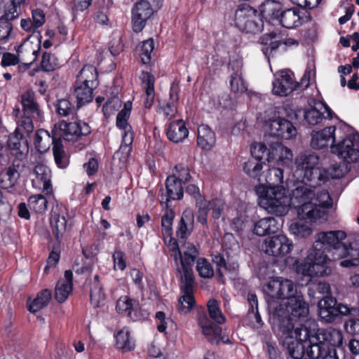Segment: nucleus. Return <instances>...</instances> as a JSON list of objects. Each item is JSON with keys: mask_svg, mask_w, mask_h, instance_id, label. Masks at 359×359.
Returning a JSON list of instances; mask_svg holds the SVG:
<instances>
[{"mask_svg": "<svg viewBox=\"0 0 359 359\" xmlns=\"http://www.w3.org/2000/svg\"><path fill=\"white\" fill-rule=\"evenodd\" d=\"M12 115L17 118L18 128L15 133L21 134L22 132H25L29 135L33 132V120L34 118L32 116L22 114L20 108L18 107L13 109Z\"/></svg>", "mask_w": 359, "mask_h": 359, "instance_id": "obj_39", "label": "nucleus"}, {"mask_svg": "<svg viewBox=\"0 0 359 359\" xmlns=\"http://www.w3.org/2000/svg\"><path fill=\"white\" fill-rule=\"evenodd\" d=\"M234 22L240 30L247 33L260 32L264 27L257 11L247 4L239 6L235 11Z\"/></svg>", "mask_w": 359, "mask_h": 359, "instance_id": "obj_6", "label": "nucleus"}, {"mask_svg": "<svg viewBox=\"0 0 359 359\" xmlns=\"http://www.w3.org/2000/svg\"><path fill=\"white\" fill-rule=\"evenodd\" d=\"M285 304L289 317L280 320L279 323L283 320H290L292 324H304L310 328V322L307 320L309 313V306L304 300L302 294L287 301Z\"/></svg>", "mask_w": 359, "mask_h": 359, "instance_id": "obj_12", "label": "nucleus"}, {"mask_svg": "<svg viewBox=\"0 0 359 359\" xmlns=\"http://www.w3.org/2000/svg\"><path fill=\"white\" fill-rule=\"evenodd\" d=\"M93 89L90 86L76 83L74 95L77 101V108L93 100Z\"/></svg>", "mask_w": 359, "mask_h": 359, "instance_id": "obj_46", "label": "nucleus"}, {"mask_svg": "<svg viewBox=\"0 0 359 359\" xmlns=\"http://www.w3.org/2000/svg\"><path fill=\"white\" fill-rule=\"evenodd\" d=\"M198 323L202 330V332L208 341L218 344L221 341L224 344H229L228 338L222 337V328L217 323H212L205 314H200L198 318Z\"/></svg>", "mask_w": 359, "mask_h": 359, "instance_id": "obj_15", "label": "nucleus"}, {"mask_svg": "<svg viewBox=\"0 0 359 359\" xmlns=\"http://www.w3.org/2000/svg\"><path fill=\"white\" fill-rule=\"evenodd\" d=\"M292 191L290 205L297 209V213L302 219H308L314 222L323 217V210L320 208L313 206L312 198L316 195L315 187L318 182H301Z\"/></svg>", "mask_w": 359, "mask_h": 359, "instance_id": "obj_2", "label": "nucleus"}, {"mask_svg": "<svg viewBox=\"0 0 359 359\" xmlns=\"http://www.w3.org/2000/svg\"><path fill=\"white\" fill-rule=\"evenodd\" d=\"M262 163V161L252 157L244 163L243 170L250 177L257 178L263 168Z\"/></svg>", "mask_w": 359, "mask_h": 359, "instance_id": "obj_57", "label": "nucleus"}, {"mask_svg": "<svg viewBox=\"0 0 359 359\" xmlns=\"http://www.w3.org/2000/svg\"><path fill=\"white\" fill-rule=\"evenodd\" d=\"M97 78L96 69L93 66H84L77 76L76 83L95 88L97 85Z\"/></svg>", "mask_w": 359, "mask_h": 359, "instance_id": "obj_41", "label": "nucleus"}, {"mask_svg": "<svg viewBox=\"0 0 359 359\" xmlns=\"http://www.w3.org/2000/svg\"><path fill=\"white\" fill-rule=\"evenodd\" d=\"M90 133L88 125L83 121L67 123L62 121L54 126V133L59 140L63 138L66 141H76L81 136Z\"/></svg>", "mask_w": 359, "mask_h": 359, "instance_id": "obj_11", "label": "nucleus"}, {"mask_svg": "<svg viewBox=\"0 0 359 359\" xmlns=\"http://www.w3.org/2000/svg\"><path fill=\"white\" fill-rule=\"evenodd\" d=\"M278 24L287 29H293L300 26L302 24L300 9L295 7L283 9Z\"/></svg>", "mask_w": 359, "mask_h": 359, "instance_id": "obj_28", "label": "nucleus"}, {"mask_svg": "<svg viewBox=\"0 0 359 359\" xmlns=\"http://www.w3.org/2000/svg\"><path fill=\"white\" fill-rule=\"evenodd\" d=\"M283 10L281 4L274 0H267L260 6L262 18L270 23L278 24Z\"/></svg>", "mask_w": 359, "mask_h": 359, "instance_id": "obj_25", "label": "nucleus"}, {"mask_svg": "<svg viewBox=\"0 0 359 359\" xmlns=\"http://www.w3.org/2000/svg\"><path fill=\"white\" fill-rule=\"evenodd\" d=\"M331 149L333 154H337L346 163H356L359 161L358 143L350 137L337 140Z\"/></svg>", "mask_w": 359, "mask_h": 359, "instance_id": "obj_14", "label": "nucleus"}, {"mask_svg": "<svg viewBox=\"0 0 359 359\" xmlns=\"http://www.w3.org/2000/svg\"><path fill=\"white\" fill-rule=\"evenodd\" d=\"M40 47L37 49H33L31 46H24L21 44L16 48L17 55L19 59L27 60L25 67H28L37 59V55L39 53Z\"/></svg>", "mask_w": 359, "mask_h": 359, "instance_id": "obj_47", "label": "nucleus"}, {"mask_svg": "<svg viewBox=\"0 0 359 359\" xmlns=\"http://www.w3.org/2000/svg\"><path fill=\"white\" fill-rule=\"evenodd\" d=\"M194 280H180V289L183 295L180 297L177 304L178 311L184 315L187 314L193 308L195 300L193 295Z\"/></svg>", "mask_w": 359, "mask_h": 359, "instance_id": "obj_21", "label": "nucleus"}, {"mask_svg": "<svg viewBox=\"0 0 359 359\" xmlns=\"http://www.w3.org/2000/svg\"><path fill=\"white\" fill-rule=\"evenodd\" d=\"M271 151L272 144H271L270 148L267 149L264 144L257 142L254 144L251 148L252 157L257 158L260 161L262 160L270 161L272 158Z\"/></svg>", "mask_w": 359, "mask_h": 359, "instance_id": "obj_51", "label": "nucleus"}, {"mask_svg": "<svg viewBox=\"0 0 359 359\" xmlns=\"http://www.w3.org/2000/svg\"><path fill=\"white\" fill-rule=\"evenodd\" d=\"M57 114L62 116H67L72 114L75 110L74 107L67 99L58 100L55 104Z\"/></svg>", "mask_w": 359, "mask_h": 359, "instance_id": "obj_61", "label": "nucleus"}, {"mask_svg": "<svg viewBox=\"0 0 359 359\" xmlns=\"http://www.w3.org/2000/svg\"><path fill=\"white\" fill-rule=\"evenodd\" d=\"M133 300L128 298V297H122L118 299L116 302V311L120 313L126 315L128 317L134 320L132 315L133 311Z\"/></svg>", "mask_w": 359, "mask_h": 359, "instance_id": "obj_58", "label": "nucleus"}, {"mask_svg": "<svg viewBox=\"0 0 359 359\" xmlns=\"http://www.w3.org/2000/svg\"><path fill=\"white\" fill-rule=\"evenodd\" d=\"M154 48L153 39H148L142 42L141 46L140 55L143 64H147L151 60V54Z\"/></svg>", "mask_w": 359, "mask_h": 359, "instance_id": "obj_62", "label": "nucleus"}, {"mask_svg": "<svg viewBox=\"0 0 359 359\" xmlns=\"http://www.w3.org/2000/svg\"><path fill=\"white\" fill-rule=\"evenodd\" d=\"M32 175V182L34 188L41 190L46 194L52 192L51 171L48 166L42 163L36 165Z\"/></svg>", "mask_w": 359, "mask_h": 359, "instance_id": "obj_19", "label": "nucleus"}, {"mask_svg": "<svg viewBox=\"0 0 359 359\" xmlns=\"http://www.w3.org/2000/svg\"><path fill=\"white\" fill-rule=\"evenodd\" d=\"M319 162L318 156L314 152L309 151L300 154L295 160L296 169L294 177L299 182H318L321 180V171L317 167Z\"/></svg>", "mask_w": 359, "mask_h": 359, "instance_id": "obj_5", "label": "nucleus"}, {"mask_svg": "<svg viewBox=\"0 0 359 359\" xmlns=\"http://www.w3.org/2000/svg\"><path fill=\"white\" fill-rule=\"evenodd\" d=\"M196 271L203 278H210L214 275V270L211 264L205 258L197 259Z\"/></svg>", "mask_w": 359, "mask_h": 359, "instance_id": "obj_59", "label": "nucleus"}, {"mask_svg": "<svg viewBox=\"0 0 359 359\" xmlns=\"http://www.w3.org/2000/svg\"><path fill=\"white\" fill-rule=\"evenodd\" d=\"M132 109V102L128 101L125 103L123 109L116 116V126L123 130L126 133L127 131H132L131 126L128 125V120L130 117Z\"/></svg>", "mask_w": 359, "mask_h": 359, "instance_id": "obj_49", "label": "nucleus"}, {"mask_svg": "<svg viewBox=\"0 0 359 359\" xmlns=\"http://www.w3.org/2000/svg\"><path fill=\"white\" fill-rule=\"evenodd\" d=\"M177 91L174 88H171L170 90V102L163 106H160L159 113H162L164 117L168 120L175 118L177 114Z\"/></svg>", "mask_w": 359, "mask_h": 359, "instance_id": "obj_42", "label": "nucleus"}, {"mask_svg": "<svg viewBox=\"0 0 359 359\" xmlns=\"http://www.w3.org/2000/svg\"><path fill=\"white\" fill-rule=\"evenodd\" d=\"M90 303L94 307H99L104 300V293L100 283V277L95 275L90 280Z\"/></svg>", "mask_w": 359, "mask_h": 359, "instance_id": "obj_44", "label": "nucleus"}, {"mask_svg": "<svg viewBox=\"0 0 359 359\" xmlns=\"http://www.w3.org/2000/svg\"><path fill=\"white\" fill-rule=\"evenodd\" d=\"M41 66L46 72L53 71L59 66L57 57L50 53H44L42 56Z\"/></svg>", "mask_w": 359, "mask_h": 359, "instance_id": "obj_63", "label": "nucleus"}, {"mask_svg": "<svg viewBox=\"0 0 359 359\" xmlns=\"http://www.w3.org/2000/svg\"><path fill=\"white\" fill-rule=\"evenodd\" d=\"M271 156V160L278 158V161L287 167L292 165L293 154L291 149L280 143L276 142L272 144Z\"/></svg>", "mask_w": 359, "mask_h": 359, "instance_id": "obj_40", "label": "nucleus"}, {"mask_svg": "<svg viewBox=\"0 0 359 359\" xmlns=\"http://www.w3.org/2000/svg\"><path fill=\"white\" fill-rule=\"evenodd\" d=\"M299 83L286 71L281 70L274 74L273 93L279 96H287L297 89Z\"/></svg>", "mask_w": 359, "mask_h": 359, "instance_id": "obj_17", "label": "nucleus"}, {"mask_svg": "<svg viewBox=\"0 0 359 359\" xmlns=\"http://www.w3.org/2000/svg\"><path fill=\"white\" fill-rule=\"evenodd\" d=\"M194 215L193 211L187 209L182 213L178 224L177 235L180 238L184 239L189 236L194 229Z\"/></svg>", "mask_w": 359, "mask_h": 359, "instance_id": "obj_34", "label": "nucleus"}, {"mask_svg": "<svg viewBox=\"0 0 359 359\" xmlns=\"http://www.w3.org/2000/svg\"><path fill=\"white\" fill-rule=\"evenodd\" d=\"M279 229V224L272 217H264L254 224L253 232L259 236H264L276 233Z\"/></svg>", "mask_w": 359, "mask_h": 359, "instance_id": "obj_29", "label": "nucleus"}, {"mask_svg": "<svg viewBox=\"0 0 359 359\" xmlns=\"http://www.w3.org/2000/svg\"><path fill=\"white\" fill-rule=\"evenodd\" d=\"M313 206L320 208L323 210V216L325 214V208H327L332 205V199L328 191L323 189L316 191V195L312 198Z\"/></svg>", "mask_w": 359, "mask_h": 359, "instance_id": "obj_52", "label": "nucleus"}, {"mask_svg": "<svg viewBox=\"0 0 359 359\" xmlns=\"http://www.w3.org/2000/svg\"><path fill=\"white\" fill-rule=\"evenodd\" d=\"M276 37V33L274 32L265 34L260 38L262 44H265V48H262L264 54L269 58L279 46L280 43L278 41H272Z\"/></svg>", "mask_w": 359, "mask_h": 359, "instance_id": "obj_53", "label": "nucleus"}, {"mask_svg": "<svg viewBox=\"0 0 359 359\" xmlns=\"http://www.w3.org/2000/svg\"><path fill=\"white\" fill-rule=\"evenodd\" d=\"M21 104L22 105V114L30 115L34 118H41V111L39 105L34 100V93L32 90H27L21 96Z\"/></svg>", "mask_w": 359, "mask_h": 359, "instance_id": "obj_31", "label": "nucleus"}, {"mask_svg": "<svg viewBox=\"0 0 359 359\" xmlns=\"http://www.w3.org/2000/svg\"><path fill=\"white\" fill-rule=\"evenodd\" d=\"M259 204L269 213L281 217L288 211L290 199L283 187H268L259 197Z\"/></svg>", "mask_w": 359, "mask_h": 359, "instance_id": "obj_4", "label": "nucleus"}, {"mask_svg": "<svg viewBox=\"0 0 359 359\" xmlns=\"http://www.w3.org/2000/svg\"><path fill=\"white\" fill-rule=\"evenodd\" d=\"M334 126L326 127L318 131H313L311 133V146L315 149H320L334 144L338 137V133L341 134V130H337Z\"/></svg>", "mask_w": 359, "mask_h": 359, "instance_id": "obj_18", "label": "nucleus"}, {"mask_svg": "<svg viewBox=\"0 0 359 359\" xmlns=\"http://www.w3.org/2000/svg\"><path fill=\"white\" fill-rule=\"evenodd\" d=\"M116 348L125 353L131 351L135 348V344L134 339L130 336L129 330L123 327L119 330L115 335Z\"/></svg>", "mask_w": 359, "mask_h": 359, "instance_id": "obj_35", "label": "nucleus"}, {"mask_svg": "<svg viewBox=\"0 0 359 359\" xmlns=\"http://www.w3.org/2000/svg\"><path fill=\"white\" fill-rule=\"evenodd\" d=\"M20 173L15 165H13L0 172V188L12 189L16 184Z\"/></svg>", "mask_w": 359, "mask_h": 359, "instance_id": "obj_37", "label": "nucleus"}, {"mask_svg": "<svg viewBox=\"0 0 359 359\" xmlns=\"http://www.w3.org/2000/svg\"><path fill=\"white\" fill-rule=\"evenodd\" d=\"M348 164L344 161L343 163L332 165L329 170L330 175L334 179L343 177L350 170Z\"/></svg>", "mask_w": 359, "mask_h": 359, "instance_id": "obj_64", "label": "nucleus"}, {"mask_svg": "<svg viewBox=\"0 0 359 359\" xmlns=\"http://www.w3.org/2000/svg\"><path fill=\"white\" fill-rule=\"evenodd\" d=\"M153 13V8L149 1L141 0L137 2L132 9V24L134 32H140Z\"/></svg>", "mask_w": 359, "mask_h": 359, "instance_id": "obj_16", "label": "nucleus"}, {"mask_svg": "<svg viewBox=\"0 0 359 359\" xmlns=\"http://www.w3.org/2000/svg\"><path fill=\"white\" fill-rule=\"evenodd\" d=\"M322 339L323 341L320 340L319 337V341L321 343H325L329 348L335 349V347L340 346L343 342V336L341 331L334 329V328H328L324 330L322 333ZM337 352V351H335Z\"/></svg>", "mask_w": 359, "mask_h": 359, "instance_id": "obj_43", "label": "nucleus"}, {"mask_svg": "<svg viewBox=\"0 0 359 359\" xmlns=\"http://www.w3.org/2000/svg\"><path fill=\"white\" fill-rule=\"evenodd\" d=\"M267 125L268 132L271 136L289 140L296 135V128L285 118L278 117L270 120Z\"/></svg>", "mask_w": 359, "mask_h": 359, "instance_id": "obj_20", "label": "nucleus"}, {"mask_svg": "<svg viewBox=\"0 0 359 359\" xmlns=\"http://www.w3.org/2000/svg\"><path fill=\"white\" fill-rule=\"evenodd\" d=\"M332 260L323 251L313 247L304 260L298 266L297 271L309 277H323L332 273Z\"/></svg>", "mask_w": 359, "mask_h": 359, "instance_id": "obj_3", "label": "nucleus"}, {"mask_svg": "<svg viewBox=\"0 0 359 359\" xmlns=\"http://www.w3.org/2000/svg\"><path fill=\"white\" fill-rule=\"evenodd\" d=\"M48 201L42 194L31 196L28 199L29 208L36 212L41 213L47 208Z\"/></svg>", "mask_w": 359, "mask_h": 359, "instance_id": "obj_56", "label": "nucleus"}, {"mask_svg": "<svg viewBox=\"0 0 359 359\" xmlns=\"http://www.w3.org/2000/svg\"><path fill=\"white\" fill-rule=\"evenodd\" d=\"M8 149L17 159H23L29 151L27 140L22 134L15 133L8 140Z\"/></svg>", "mask_w": 359, "mask_h": 359, "instance_id": "obj_24", "label": "nucleus"}, {"mask_svg": "<svg viewBox=\"0 0 359 359\" xmlns=\"http://www.w3.org/2000/svg\"><path fill=\"white\" fill-rule=\"evenodd\" d=\"M67 212L65 207L56 205L51 210L50 222L53 232L57 240H60L66 231Z\"/></svg>", "mask_w": 359, "mask_h": 359, "instance_id": "obj_23", "label": "nucleus"}, {"mask_svg": "<svg viewBox=\"0 0 359 359\" xmlns=\"http://www.w3.org/2000/svg\"><path fill=\"white\" fill-rule=\"evenodd\" d=\"M290 231L298 238H306L312 233L311 228L303 222H297L290 224Z\"/></svg>", "mask_w": 359, "mask_h": 359, "instance_id": "obj_60", "label": "nucleus"}, {"mask_svg": "<svg viewBox=\"0 0 359 359\" xmlns=\"http://www.w3.org/2000/svg\"><path fill=\"white\" fill-rule=\"evenodd\" d=\"M182 182L177 180L175 177L169 176L165 181L167 197L165 199L166 206L170 200H180L183 197L184 190Z\"/></svg>", "mask_w": 359, "mask_h": 359, "instance_id": "obj_36", "label": "nucleus"}, {"mask_svg": "<svg viewBox=\"0 0 359 359\" xmlns=\"http://www.w3.org/2000/svg\"><path fill=\"white\" fill-rule=\"evenodd\" d=\"M198 254L197 248L193 243L184 242L182 244V253L178 257L179 264L176 267L180 280H184L187 277L189 280H195L192 266Z\"/></svg>", "mask_w": 359, "mask_h": 359, "instance_id": "obj_9", "label": "nucleus"}, {"mask_svg": "<svg viewBox=\"0 0 359 359\" xmlns=\"http://www.w3.org/2000/svg\"><path fill=\"white\" fill-rule=\"evenodd\" d=\"M292 248V242L283 234L269 237L262 245V251L273 257H283L290 253Z\"/></svg>", "mask_w": 359, "mask_h": 359, "instance_id": "obj_13", "label": "nucleus"}, {"mask_svg": "<svg viewBox=\"0 0 359 359\" xmlns=\"http://www.w3.org/2000/svg\"><path fill=\"white\" fill-rule=\"evenodd\" d=\"M53 152L56 165L60 168H67L69 165V157L63 149L62 140L54 144Z\"/></svg>", "mask_w": 359, "mask_h": 359, "instance_id": "obj_50", "label": "nucleus"}, {"mask_svg": "<svg viewBox=\"0 0 359 359\" xmlns=\"http://www.w3.org/2000/svg\"><path fill=\"white\" fill-rule=\"evenodd\" d=\"M229 67L233 72L230 77L231 92L235 94H243L248 90V85L242 76V61L240 60H233L229 63Z\"/></svg>", "mask_w": 359, "mask_h": 359, "instance_id": "obj_22", "label": "nucleus"}, {"mask_svg": "<svg viewBox=\"0 0 359 359\" xmlns=\"http://www.w3.org/2000/svg\"><path fill=\"white\" fill-rule=\"evenodd\" d=\"M346 233L343 231H331L320 232L316 236V241L313 247L316 250H322L324 252L336 250L340 251L339 256H346L348 248L342 243L346 238Z\"/></svg>", "mask_w": 359, "mask_h": 359, "instance_id": "obj_8", "label": "nucleus"}, {"mask_svg": "<svg viewBox=\"0 0 359 359\" xmlns=\"http://www.w3.org/2000/svg\"><path fill=\"white\" fill-rule=\"evenodd\" d=\"M265 180L269 187H280L283 182V170L280 168H271L265 175Z\"/></svg>", "mask_w": 359, "mask_h": 359, "instance_id": "obj_54", "label": "nucleus"}, {"mask_svg": "<svg viewBox=\"0 0 359 359\" xmlns=\"http://www.w3.org/2000/svg\"><path fill=\"white\" fill-rule=\"evenodd\" d=\"M188 129L182 119L170 123L166 131L168 138L175 143L182 142L188 136Z\"/></svg>", "mask_w": 359, "mask_h": 359, "instance_id": "obj_30", "label": "nucleus"}, {"mask_svg": "<svg viewBox=\"0 0 359 359\" xmlns=\"http://www.w3.org/2000/svg\"><path fill=\"white\" fill-rule=\"evenodd\" d=\"M197 143L201 148L205 150H210L215 144V133L208 126L201 125L198 127Z\"/></svg>", "mask_w": 359, "mask_h": 359, "instance_id": "obj_38", "label": "nucleus"}, {"mask_svg": "<svg viewBox=\"0 0 359 359\" xmlns=\"http://www.w3.org/2000/svg\"><path fill=\"white\" fill-rule=\"evenodd\" d=\"M143 88L145 89L146 97L144 101L145 108L150 109L153 105L154 93V77L147 72H142L140 76Z\"/></svg>", "mask_w": 359, "mask_h": 359, "instance_id": "obj_33", "label": "nucleus"}, {"mask_svg": "<svg viewBox=\"0 0 359 359\" xmlns=\"http://www.w3.org/2000/svg\"><path fill=\"white\" fill-rule=\"evenodd\" d=\"M264 291L272 298L287 299V301L301 294L297 292V287L292 280L280 277L269 280L264 287Z\"/></svg>", "mask_w": 359, "mask_h": 359, "instance_id": "obj_10", "label": "nucleus"}, {"mask_svg": "<svg viewBox=\"0 0 359 359\" xmlns=\"http://www.w3.org/2000/svg\"><path fill=\"white\" fill-rule=\"evenodd\" d=\"M207 306L209 316L215 323L222 324L225 322L226 318L222 313L219 304L217 300L214 299L209 300Z\"/></svg>", "mask_w": 359, "mask_h": 359, "instance_id": "obj_55", "label": "nucleus"}, {"mask_svg": "<svg viewBox=\"0 0 359 359\" xmlns=\"http://www.w3.org/2000/svg\"><path fill=\"white\" fill-rule=\"evenodd\" d=\"M51 298V292L45 289L38 293L36 297L29 304V311L32 313H36L43 308L46 307Z\"/></svg>", "mask_w": 359, "mask_h": 359, "instance_id": "obj_48", "label": "nucleus"}, {"mask_svg": "<svg viewBox=\"0 0 359 359\" xmlns=\"http://www.w3.org/2000/svg\"><path fill=\"white\" fill-rule=\"evenodd\" d=\"M318 314L322 320L332 323L339 316H356L359 311L354 307L349 308L347 305L338 304L332 297H325L318 302Z\"/></svg>", "mask_w": 359, "mask_h": 359, "instance_id": "obj_7", "label": "nucleus"}, {"mask_svg": "<svg viewBox=\"0 0 359 359\" xmlns=\"http://www.w3.org/2000/svg\"><path fill=\"white\" fill-rule=\"evenodd\" d=\"M60 140L58 137L55 135L54 128L51 134L44 129H39L34 135L35 148L39 152L45 153L48 151L52 144L53 147L54 144Z\"/></svg>", "mask_w": 359, "mask_h": 359, "instance_id": "obj_26", "label": "nucleus"}, {"mask_svg": "<svg viewBox=\"0 0 359 359\" xmlns=\"http://www.w3.org/2000/svg\"><path fill=\"white\" fill-rule=\"evenodd\" d=\"M320 109L314 107L311 108L304 112V118L309 125H317L322 121L323 118H332V110L327 106L324 104H320Z\"/></svg>", "mask_w": 359, "mask_h": 359, "instance_id": "obj_32", "label": "nucleus"}, {"mask_svg": "<svg viewBox=\"0 0 359 359\" xmlns=\"http://www.w3.org/2000/svg\"><path fill=\"white\" fill-rule=\"evenodd\" d=\"M278 330L291 359H302L305 353L310 359H339L335 350L321 343L319 335L313 334L304 324L294 325L283 320L278 323Z\"/></svg>", "mask_w": 359, "mask_h": 359, "instance_id": "obj_1", "label": "nucleus"}, {"mask_svg": "<svg viewBox=\"0 0 359 359\" xmlns=\"http://www.w3.org/2000/svg\"><path fill=\"white\" fill-rule=\"evenodd\" d=\"M72 271L71 270H66L64 279L57 281L55 290V297L58 302H64L72 293Z\"/></svg>", "mask_w": 359, "mask_h": 359, "instance_id": "obj_27", "label": "nucleus"}, {"mask_svg": "<svg viewBox=\"0 0 359 359\" xmlns=\"http://www.w3.org/2000/svg\"><path fill=\"white\" fill-rule=\"evenodd\" d=\"M3 11L4 14L1 17V19L10 22L18 18L20 11V4L22 3L24 0H3Z\"/></svg>", "mask_w": 359, "mask_h": 359, "instance_id": "obj_45", "label": "nucleus"}]
</instances>
